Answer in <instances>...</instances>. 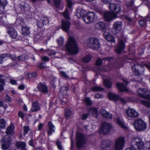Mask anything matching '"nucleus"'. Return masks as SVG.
<instances>
[{
	"label": "nucleus",
	"instance_id": "f257e3e1",
	"mask_svg": "<svg viewBox=\"0 0 150 150\" xmlns=\"http://www.w3.org/2000/svg\"><path fill=\"white\" fill-rule=\"evenodd\" d=\"M66 50L69 53L75 54L78 52V49L76 40L72 36H69L67 44H66Z\"/></svg>",
	"mask_w": 150,
	"mask_h": 150
},
{
	"label": "nucleus",
	"instance_id": "f03ea898",
	"mask_svg": "<svg viewBox=\"0 0 150 150\" xmlns=\"http://www.w3.org/2000/svg\"><path fill=\"white\" fill-rule=\"evenodd\" d=\"M137 92L140 97L147 100H141V104L146 107H150V94L148 91L144 89L139 88Z\"/></svg>",
	"mask_w": 150,
	"mask_h": 150
},
{
	"label": "nucleus",
	"instance_id": "7ed1b4c3",
	"mask_svg": "<svg viewBox=\"0 0 150 150\" xmlns=\"http://www.w3.org/2000/svg\"><path fill=\"white\" fill-rule=\"evenodd\" d=\"M67 1L66 6V33L67 32V30L69 29L71 25L70 23L71 18L70 17L69 14L71 12L72 9V6L74 3L71 0H66Z\"/></svg>",
	"mask_w": 150,
	"mask_h": 150
},
{
	"label": "nucleus",
	"instance_id": "20e7f679",
	"mask_svg": "<svg viewBox=\"0 0 150 150\" xmlns=\"http://www.w3.org/2000/svg\"><path fill=\"white\" fill-rule=\"evenodd\" d=\"M131 146L135 150L141 149L144 145V143L142 139L135 137L133 138L131 143Z\"/></svg>",
	"mask_w": 150,
	"mask_h": 150
},
{
	"label": "nucleus",
	"instance_id": "39448f33",
	"mask_svg": "<svg viewBox=\"0 0 150 150\" xmlns=\"http://www.w3.org/2000/svg\"><path fill=\"white\" fill-rule=\"evenodd\" d=\"M88 46L93 49L97 50L100 46V42L98 39L95 37H90L87 41Z\"/></svg>",
	"mask_w": 150,
	"mask_h": 150
},
{
	"label": "nucleus",
	"instance_id": "423d86ee",
	"mask_svg": "<svg viewBox=\"0 0 150 150\" xmlns=\"http://www.w3.org/2000/svg\"><path fill=\"white\" fill-rule=\"evenodd\" d=\"M134 127L137 131H143L146 129L147 125L143 120L139 119L135 121Z\"/></svg>",
	"mask_w": 150,
	"mask_h": 150
},
{
	"label": "nucleus",
	"instance_id": "0eeeda50",
	"mask_svg": "<svg viewBox=\"0 0 150 150\" xmlns=\"http://www.w3.org/2000/svg\"><path fill=\"white\" fill-rule=\"evenodd\" d=\"M125 142L124 138L120 137L115 140V150H122Z\"/></svg>",
	"mask_w": 150,
	"mask_h": 150
},
{
	"label": "nucleus",
	"instance_id": "6e6552de",
	"mask_svg": "<svg viewBox=\"0 0 150 150\" xmlns=\"http://www.w3.org/2000/svg\"><path fill=\"white\" fill-rule=\"evenodd\" d=\"M76 144L78 148H80L86 144L84 135L81 133H77L76 137Z\"/></svg>",
	"mask_w": 150,
	"mask_h": 150
},
{
	"label": "nucleus",
	"instance_id": "1a4fd4ad",
	"mask_svg": "<svg viewBox=\"0 0 150 150\" xmlns=\"http://www.w3.org/2000/svg\"><path fill=\"white\" fill-rule=\"evenodd\" d=\"M84 21L87 23H89L93 22L97 20V16L94 13L89 12L87 16L83 18Z\"/></svg>",
	"mask_w": 150,
	"mask_h": 150
},
{
	"label": "nucleus",
	"instance_id": "9d476101",
	"mask_svg": "<svg viewBox=\"0 0 150 150\" xmlns=\"http://www.w3.org/2000/svg\"><path fill=\"white\" fill-rule=\"evenodd\" d=\"M109 7L111 12L117 16L121 11V8L120 4L110 3L109 4Z\"/></svg>",
	"mask_w": 150,
	"mask_h": 150
},
{
	"label": "nucleus",
	"instance_id": "9b49d317",
	"mask_svg": "<svg viewBox=\"0 0 150 150\" xmlns=\"http://www.w3.org/2000/svg\"><path fill=\"white\" fill-rule=\"evenodd\" d=\"M108 96L109 98L111 100L116 101L119 100L121 103L124 104L125 103L129 100V99H127L120 98L119 95L111 92L109 93Z\"/></svg>",
	"mask_w": 150,
	"mask_h": 150
},
{
	"label": "nucleus",
	"instance_id": "f8f14e48",
	"mask_svg": "<svg viewBox=\"0 0 150 150\" xmlns=\"http://www.w3.org/2000/svg\"><path fill=\"white\" fill-rule=\"evenodd\" d=\"M11 144V139L8 135L5 136L3 138L2 144L1 145V149L3 150L8 149Z\"/></svg>",
	"mask_w": 150,
	"mask_h": 150
},
{
	"label": "nucleus",
	"instance_id": "ddd939ff",
	"mask_svg": "<svg viewBox=\"0 0 150 150\" xmlns=\"http://www.w3.org/2000/svg\"><path fill=\"white\" fill-rule=\"evenodd\" d=\"M112 128V126L110 124L104 122L101 125L100 132L103 134H106L110 131Z\"/></svg>",
	"mask_w": 150,
	"mask_h": 150
},
{
	"label": "nucleus",
	"instance_id": "4468645a",
	"mask_svg": "<svg viewBox=\"0 0 150 150\" xmlns=\"http://www.w3.org/2000/svg\"><path fill=\"white\" fill-rule=\"evenodd\" d=\"M127 117L130 118H134L138 116V113L133 109L129 108L126 112Z\"/></svg>",
	"mask_w": 150,
	"mask_h": 150
},
{
	"label": "nucleus",
	"instance_id": "2eb2a0df",
	"mask_svg": "<svg viewBox=\"0 0 150 150\" xmlns=\"http://www.w3.org/2000/svg\"><path fill=\"white\" fill-rule=\"evenodd\" d=\"M117 17L116 14H114L110 12H105L104 15V19L105 21H112L114 18Z\"/></svg>",
	"mask_w": 150,
	"mask_h": 150
},
{
	"label": "nucleus",
	"instance_id": "dca6fc26",
	"mask_svg": "<svg viewBox=\"0 0 150 150\" xmlns=\"http://www.w3.org/2000/svg\"><path fill=\"white\" fill-rule=\"evenodd\" d=\"M111 142L108 140H103L101 144V147L103 150H110Z\"/></svg>",
	"mask_w": 150,
	"mask_h": 150
},
{
	"label": "nucleus",
	"instance_id": "f3484780",
	"mask_svg": "<svg viewBox=\"0 0 150 150\" xmlns=\"http://www.w3.org/2000/svg\"><path fill=\"white\" fill-rule=\"evenodd\" d=\"M125 48V45L123 40H119L118 44L116 47V51L118 53H120Z\"/></svg>",
	"mask_w": 150,
	"mask_h": 150
},
{
	"label": "nucleus",
	"instance_id": "a211bd4d",
	"mask_svg": "<svg viewBox=\"0 0 150 150\" xmlns=\"http://www.w3.org/2000/svg\"><path fill=\"white\" fill-rule=\"evenodd\" d=\"M113 58L112 57H104L102 58H99L98 59L96 62V65L98 66L99 67L103 64H105V61H110Z\"/></svg>",
	"mask_w": 150,
	"mask_h": 150
},
{
	"label": "nucleus",
	"instance_id": "6ab92c4d",
	"mask_svg": "<svg viewBox=\"0 0 150 150\" xmlns=\"http://www.w3.org/2000/svg\"><path fill=\"white\" fill-rule=\"evenodd\" d=\"M7 31L9 36L13 39L16 38L18 34L16 31L13 27H9L7 28Z\"/></svg>",
	"mask_w": 150,
	"mask_h": 150
},
{
	"label": "nucleus",
	"instance_id": "aec40b11",
	"mask_svg": "<svg viewBox=\"0 0 150 150\" xmlns=\"http://www.w3.org/2000/svg\"><path fill=\"white\" fill-rule=\"evenodd\" d=\"M37 88L39 91L45 93H47L48 91L47 87L45 83H40Z\"/></svg>",
	"mask_w": 150,
	"mask_h": 150
},
{
	"label": "nucleus",
	"instance_id": "412c9836",
	"mask_svg": "<svg viewBox=\"0 0 150 150\" xmlns=\"http://www.w3.org/2000/svg\"><path fill=\"white\" fill-rule=\"evenodd\" d=\"M40 110V104L38 102L36 101L33 102L30 111L32 112H36Z\"/></svg>",
	"mask_w": 150,
	"mask_h": 150
},
{
	"label": "nucleus",
	"instance_id": "4be33fe9",
	"mask_svg": "<svg viewBox=\"0 0 150 150\" xmlns=\"http://www.w3.org/2000/svg\"><path fill=\"white\" fill-rule=\"evenodd\" d=\"M48 128H47V133L48 135H51L52 133L55 132V127L51 121L48 123Z\"/></svg>",
	"mask_w": 150,
	"mask_h": 150
},
{
	"label": "nucleus",
	"instance_id": "5701e85b",
	"mask_svg": "<svg viewBox=\"0 0 150 150\" xmlns=\"http://www.w3.org/2000/svg\"><path fill=\"white\" fill-rule=\"evenodd\" d=\"M95 27L96 29L101 30L103 31H104L106 29L105 24L101 22H98L96 24Z\"/></svg>",
	"mask_w": 150,
	"mask_h": 150
},
{
	"label": "nucleus",
	"instance_id": "b1692460",
	"mask_svg": "<svg viewBox=\"0 0 150 150\" xmlns=\"http://www.w3.org/2000/svg\"><path fill=\"white\" fill-rule=\"evenodd\" d=\"M114 67H116L114 66L112 64H110L108 66H105L101 67H98V71L102 72H105L109 70H112L114 69Z\"/></svg>",
	"mask_w": 150,
	"mask_h": 150
},
{
	"label": "nucleus",
	"instance_id": "393cba45",
	"mask_svg": "<svg viewBox=\"0 0 150 150\" xmlns=\"http://www.w3.org/2000/svg\"><path fill=\"white\" fill-rule=\"evenodd\" d=\"M103 35L105 38L108 41L111 42H115L114 38L108 32H105Z\"/></svg>",
	"mask_w": 150,
	"mask_h": 150
},
{
	"label": "nucleus",
	"instance_id": "a878e982",
	"mask_svg": "<svg viewBox=\"0 0 150 150\" xmlns=\"http://www.w3.org/2000/svg\"><path fill=\"white\" fill-rule=\"evenodd\" d=\"M100 113L104 117L108 119H111L112 118V115L109 113L104 109L100 110Z\"/></svg>",
	"mask_w": 150,
	"mask_h": 150
},
{
	"label": "nucleus",
	"instance_id": "bb28decb",
	"mask_svg": "<svg viewBox=\"0 0 150 150\" xmlns=\"http://www.w3.org/2000/svg\"><path fill=\"white\" fill-rule=\"evenodd\" d=\"M22 27V33L24 35H27L30 34V28L25 26L24 24H21Z\"/></svg>",
	"mask_w": 150,
	"mask_h": 150
},
{
	"label": "nucleus",
	"instance_id": "cd10ccee",
	"mask_svg": "<svg viewBox=\"0 0 150 150\" xmlns=\"http://www.w3.org/2000/svg\"><path fill=\"white\" fill-rule=\"evenodd\" d=\"M116 86L120 91L128 92L129 91L128 89H127L126 87V86L122 83H117L116 84Z\"/></svg>",
	"mask_w": 150,
	"mask_h": 150
},
{
	"label": "nucleus",
	"instance_id": "c85d7f7f",
	"mask_svg": "<svg viewBox=\"0 0 150 150\" xmlns=\"http://www.w3.org/2000/svg\"><path fill=\"white\" fill-rule=\"evenodd\" d=\"M122 23L121 21H117L115 22L113 25V28L116 31H120L121 29Z\"/></svg>",
	"mask_w": 150,
	"mask_h": 150
},
{
	"label": "nucleus",
	"instance_id": "c756f323",
	"mask_svg": "<svg viewBox=\"0 0 150 150\" xmlns=\"http://www.w3.org/2000/svg\"><path fill=\"white\" fill-rule=\"evenodd\" d=\"M88 113H92L93 117H98V111L97 108H91L88 110Z\"/></svg>",
	"mask_w": 150,
	"mask_h": 150
},
{
	"label": "nucleus",
	"instance_id": "7c9ffc66",
	"mask_svg": "<svg viewBox=\"0 0 150 150\" xmlns=\"http://www.w3.org/2000/svg\"><path fill=\"white\" fill-rule=\"evenodd\" d=\"M117 122L118 124L120 126L121 128L124 129H127V127L125 125L123 121L120 117H118L117 120Z\"/></svg>",
	"mask_w": 150,
	"mask_h": 150
},
{
	"label": "nucleus",
	"instance_id": "2f4dec72",
	"mask_svg": "<svg viewBox=\"0 0 150 150\" xmlns=\"http://www.w3.org/2000/svg\"><path fill=\"white\" fill-rule=\"evenodd\" d=\"M14 127L12 125H10L6 129V133L7 134H14Z\"/></svg>",
	"mask_w": 150,
	"mask_h": 150
},
{
	"label": "nucleus",
	"instance_id": "473e14b6",
	"mask_svg": "<svg viewBox=\"0 0 150 150\" xmlns=\"http://www.w3.org/2000/svg\"><path fill=\"white\" fill-rule=\"evenodd\" d=\"M132 69L133 72L137 74H139V64H135L132 66Z\"/></svg>",
	"mask_w": 150,
	"mask_h": 150
},
{
	"label": "nucleus",
	"instance_id": "72a5a7b5",
	"mask_svg": "<svg viewBox=\"0 0 150 150\" xmlns=\"http://www.w3.org/2000/svg\"><path fill=\"white\" fill-rule=\"evenodd\" d=\"M6 123V120L3 118H0V128L1 129H5Z\"/></svg>",
	"mask_w": 150,
	"mask_h": 150
},
{
	"label": "nucleus",
	"instance_id": "f704fd0d",
	"mask_svg": "<svg viewBox=\"0 0 150 150\" xmlns=\"http://www.w3.org/2000/svg\"><path fill=\"white\" fill-rule=\"evenodd\" d=\"M103 82L105 86L106 87L108 88H109L111 87L112 83L110 79H104Z\"/></svg>",
	"mask_w": 150,
	"mask_h": 150
},
{
	"label": "nucleus",
	"instance_id": "c9c22d12",
	"mask_svg": "<svg viewBox=\"0 0 150 150\" xmlns=\"http://www.w3.org/2000/svg\"><path fill=\"white\" fill-rule=\"evenodd\" d=\"M91 59V57L90 55H86L82 59L83 62L85 63L89 62Z\"/></svg>",
	"mask_w": 150,
	"mask_h": 150
},
{
	"label": "nucleus",
	"instance_id": "e433bc0d",
	"mask_svg": "<svg viewBox=\"0 0 150 150\" xmlns=\"http://www.w3.org/2000/svg\"><path fill=\"white\" fill-rule=\"evenodd\" d=\"M21 9L25 11H27L30 8V6L29 4L26 3H22V4L20 6Z\"/></svg>",
	"mask_w": 150,
	"mask_h": 150
},
{
	"label": "nucleus",
	"instance_id": "4c0bfd02",
	"mask_svg": "<svg viewBox=\"0 0 150 150\" xmlns=\"http://www.w3.org/2000/svg\"><path fill=\"white\" fill-rule=\"evenodd\" d=\"M125 19L128 21V23L129 24L133 25L134 24L135 21L132 19L130 18L128 16H125Z\"/></svg>",
	"mask_w": 150,
	"mask_h": 150
},
{
	"label": "nucleus",
	"instance_id": "58836bf2",
	"mask_svg": "<svg viewBox=\"0 0 150 150\" xmlns=\"http://www.w3.org/2000/svg\"><path fill=\"white\" fill-rule=\"evenodd\" d=\"M92 90L94 92L103 91L104 89L100 86H94L92 88Z\"/></svg>",
	"mask_w": 150,
	"mask_h": 150
},
{
	"label": "nucleus",
	"instance_id": "ea45409f",
	"mask_svg": "<svg viewBox=\"0 0 150 150\" xmlns=\"http://www.w3.org/2000/svg\"><path fill=\"white\" fill-rule=\"evenodd\" d=\"M19 60L21 61H24L28 59V56L25 54H23L18 57Z\"/></svg>",
	"mask_w": 150,
	"mask_h": 150
},
{
	"label": "nucleus",
	"instance_id": "a19ab883",
	"mask_svg": "<svg viewBox=\"0 0 150 150\" xmlns=\"http://www.w3.org/2000/svg\"><path fill=\"white\" fill-rule=\"evenodd\" d=\"M43 37L41 33H39L36 35L34 36V39L36 41H40L43 38Z\"/></svg>",
	"mask_w": 150,
	"mask_h": 150
},
{
	"label": "nucleus",
	"instance_id": "79ce46f5",
	"mask_svg": "<svg viewBox=\"0 0 150 150\" xmlns=\"http://www.w3.org/2000/svg\"><path fill=\"white\" fill-rule=\"evenodd\" d=\"M5 83L4 81V76L0 75V85L4 86Z\"/></svg>",
	"mask_w": 150,
	"mask_h": 150
},
{
	"label": "nucleus",
	"instance_id": "37998d69",
	"mask_svg": "<svg viewBox=\"0 0 150 150\" xmlns=\"http://www.w3.org/2000/svg\"><path fill=\"white\" fill-rule=\"evenodd\" d=\"M41 21L45 25L48 24L49 23V20L48 18L47 17H44L41 18Z\"/></svg>",
	"mask_w": 150,
	"mask_h": 150
},
{
	"label": "nucleus",
	"instance_id": "c03bdc74",
	"mask_svg": "<svg viewBox=\"0 0 150 150\" xmlns=\"http://www.w3.org/2000/svg\"><path fill=\"white\" fill-rule=\"evenodd\" d=\"M17 146L18 148H23L25 146V144L24 142H18L17 143Z\"/></svg>",
	"mask_w": 150,
	"mask_h": 150
},
{
	"label": "nucleus",
	"instance_id": "a18cd8bd",
	"mask_svg": "<svg viewBox=\"0 0 150 150\" xmlns=\"http://www.w3.org/2000/svg\"><path fill=\"white\" fill-rule=\"evenodd\" d=\"M146 23V21L145 20H140L139 21V25L141 26H144L145 25Z\"/></svg>",
	"mask_w": 150,
	"mask_h": 150
},
{
	"label": "nucleus",
	"instance_id": "49530a36",
	"mask_svg": "<svg viewBox=\"0 0 150 150\" xmlns=\"http://www.w3.org/2000/svg\"><path fill=\"white\" fill-rule=\"evenodd\" d=\"M126 5L128 7H133L134 5V1L132 0H131L129 2L126 3Z\"/></svg>",
	"mask_w": 150,
	"mask_h": 150
},
{
	"label": "nucleus",
	"instance_id": "de8ad7c7",
	"mask_svg": "<svg viewBox=\"0 0 150 150\" xmlns=\"http://www.w3.org/2000/svg\"><path fill=\"white\" fill-rule=\"evenodd\" d=\"M85 102L87 105H91L92 104L91 101L90 100V98H86L85 99Z\"/></svg>",
	"mask_w": 150,
	"mask_h": 150
},
{
	"label": "nucleus",
	"instance_id": "09e8293b",
	"mask_svg": "<svg viewBox=\"0 0 150 150\" xmlns=\"http://www.w3.org/2000/svg\"><path fill=\"white\" fill-rule=\"evenodd\" d=\"M61 28L64 31H66V21L63 20L62 21V25Z\"/></svg>",
	"mask_w": 150,
	"mask_h": 150
},
{
	"label": "nucleus",
	"instance_id": "8fccbe9b",
	"mask_svg": "<svg viewBox=\"0 0 150 150\" xmlns=\"http://www.w3.org/2000/svg\"><path fill=\"white\" fill-rule=\"evenodd\" d=\"M139 74H142L144 71V68L143 66L142 65H140L139 64Z\"/></svg>",
	"mask_w": 150,
	"mask_h": 150
},
{
	"label": "nucleus",
	"instance_id": "3c124183",
	"mask_svg": "<svg viewBox=\"0 0 150 150\" xmlns=\"http://www.w3.org/2000/svg\"><path fill=\"white\" fill-rule=\"evenodd\" d=\"M37 24L38 27L39 28H42L45 25L44 24H43L42 21H41V20L38 22Z\"/></svg>",
	"mask_w": 150,
	"mask_h": 150
},
{
	"label": "nucleus",
	"instance_id": "603ef678",
	"mask_svg": "<svg viewBox=\"0 0 150 150\" xmlns=\"http://www.w3.org/2000/svg\"><path fill=\"white\" fill-rule=\"evenodd\" d=\"M24 132L23 133V135H25L28 133L30 129L28 127L25 126L24 127Z\"/></svg>",
	"mask_w": 150,
	"mask_h": 150
},
{
	"label": "nucleus",
	"instance_id": "864d4df0",
	"mask_svg": "<svg viewBox=\"0 0 150 150\" xmlns=\"http://www.w3.org/2000/svg\"><path fill=\"white\" fill-rule=\"evenodd\" d=\"M54 4L57 7H59L61 2V0H54Z\"/></svg>",
	"mask_w": 150,
	"mask_h": 150
},
{
	"label": "nucleus",
	"instance_id": "5fc2aeb1",
	"mask_svg": "<svg viewBox=\"0 0 150 150\" xmlns=\"http://www.w3.org/2000/svg\"><path fill=\"white\" fill-rule=\"evenodd\" d=\"M0 3L4 7L7 4V2L6 0H0Z\"/></svg>",
	"mask_w": 150,
	"mask_h": 150
},
{
	"label": "nucleus",
	"instance_id": "6e6d98bb",
	"mask_svg": "<svg viewBox=\"0 0 150 150\" xmlns=\"http://www.w3.org/2000/svg\"><path fill=\"white\" fill-rule=\"evenodd\" d=\"M9 56V54L7 53H5L2 54L0 55V57H1V58H2L3 60L4 59L6 58L7 57H8Z\"/></svg>",
	"mask_w": 150,
	"mask_h": 150
},
{
	"label": "nucleus",
	"instance_id": "4d7b16f0",
	"mask_svg": "<svg viewBox=\"0 0 150 150\" xmlns=\"http://www.w3.org/2000/svg\"><path fill=\"white\" fill-rule=\"evenodd\" d=\"M57 42L59 45H61L64 42L63 39L62 37L60 38L57 40Z\"/></svg>",
	"mask_w": 150,
	"mask_h": 150
},
{
	"label": "nucleus",
	"instance_id": "13d9d810",
	"mask_svg": "<svg viewBox=\"0 0 150 150\" xmlns=\"http://www.w3.org/2000/svg\"><path fill=\"white\" fill-rule=\"evenodd\" d=\"M49 58L47 56H44L41 58L42 61L45 62H48L49 61Z\"/></svg>",
	"mask_w": 150,
	"mask_h": 150
},
{
	"label": "nucleus",
	"instance_id": "bf43d9fd",
	"mask_svg": "<svg viewBox=\"0 0 150 150\" xmlns=\"http://www.w3.org/2000/svg\"><path fill=\"white\" fill-rule=\"evenodd\" d=\"M145 150H150V140L147 142L146 144Z\"/></svg>",
	"mask_w": 150,
	"mask_h": 150
},
{
	"label": "nucleus",
	"instance_id": "052dcab7",
	"mask_svg": "<svg viewBox=\"0 0 150 150\" xmlns=\"http://www.w3.org/2000/svg\"><path fill=\"white\" fill-rule=\"evenodd\" d=\"M56 144L57 146L59 149H62V146L61 144V143L59 141H57L56 142Z\"/></svg>",
	"mask_w": 150,
	"mask_h": 150
},
{
	"label": "nucleus",
	"instance_id": "680f3d73",
	"mask_svg": "<svg viewBox=\"0 0 150 150\" xmlns=\"http://www.w3.org/2000/svg\"><path fill=\"white\" fill-rule=\"evenodd\" d=\"M72 114L71 110H66V118L68 117H69L71 116Z\"/></svg>",
	"mask_w": 150,
	"mask_h": 150
},
{
	"label": "nucleus",
	"instance_id": "e2e57ef3",
	"mask_svg": "<svg viewBox=\"0 0 150 150\" xmlns=\"http://www.w3.org/2000/svg\"><path fill=\"white\" fill-rule=\"evenodd\" d=\"M88 114H84L82 115V118L83 120H86L88 117Z\"/></svg>",
	"mask_w": 150,
	"mask_h": 150
},
{
	"label": "nucleus",
	"instance_id": "0e129e2a",
	"mask_svg": "<svg viewBox=\"0 0 150 150\" xmlns=\"http://www.w3.org/2000/svg\"><path fill=\"white\" fill-rule=\"evenodd\" d=\"M60 68H59L58 69L59 70L60 73V75L62 76L65 77H66V74L65 72L64 71H60Z\"/></svg>",
	"mask_w": 150,
	"mask_h": 150
},
{
	"label": "nucleus",
	"instance_id": "69168bd1",
	"mask_svg": "<svg viewBox=\"0 0 150 150\" xmlns=\"http://www.w3.org/2000/svg\"><path fill=\"white\" fill-rule=\"evenodd\" d=\"M18 115L19 117H21L22 118H23L24 116L23 113L21 111H19L18 112Z\"/></svg>",
	"mask_w": 150,
	"mask_h": 150
},
{
	"label": "nucleus",
	"instance_id": "338daca9",
	"mask_svg": "<svg viewBox=\"0 0 150 150\" xmlns=\"http://www.w3.org/2000/svg\"><path fill=\"white\" fill-rule=\"evenodd\" d=\"M9 57H10L11 59L13 60H15L16 59V57L15 56V55H10Z\"/></svg>",
	"mask_w": 150,
	"mask_h": 150
},
{
	"label": "nucleus",
	"instance_id": "774afa93",
	"mask_svg": "<svg viewBox=\"0 0 150 150\" xmlns=\"http://www.w3.org/2000/svg\"><path fill=\"white\" fill-rule=\"evenodd\" d=\"M6 100L8 102H9L12 101V99L11 98L8 96L7 94L6 95Z\"/></svg>",
	"mask_w": 150,
	"mask_h": 150
}]
</instances>
